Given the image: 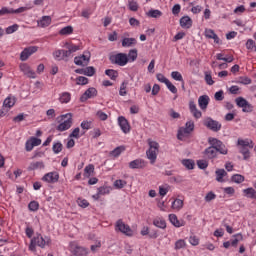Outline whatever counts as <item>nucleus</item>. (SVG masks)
Returning a JSON list of instances; mask_svg holds the SVG:
<instances>
[{
	"mask_svg": "<svg viewBox=\"0 0 256 256\" xmlns=\"http://www.w3.org/2000/svg\"><path fill=\"white\" fill-rule=\"evenodd\" d=\"M29 9H31V7H20L16 10L13 8L3 7L0 10V17H2L3 15H13V14L25 13V11H29Z\"/></svg>",
	"mask_w": 256,
	"mask_h": 256,
	"instance_id": "nucleus-6",
	"label": "nucleus"
},
{
	"mask_svg": "<svg viewBox=\"0 0 256 256\" xmlns=\"http://www.w3.org/2000/svg\"><path fill=\"white\" fill-rule=\"evenodd\" d=\"M216 181H218V183H223V181H225L223 179V177H227V172L225 171V169H218L216 170Z\"/></svg>",
	"mask_w": 256,
	"mask_h": 256,
	"instance_id": "nucleus-28",
	"label": "nucleus"
},
{
	"mask_svg": "<svg viewBox=\"0 0 256 256\" xmlns=\"http://www.w3.org/2000/svg\"><path fill=\"white\" fill-rule=\"evenodd\" d=\"M28 171H36V169H45V163L43 161L32 162L28 166Z\"/></svg>",
	"mask_w": 256,
	"mask_h": 256,
	"instance_id": "nucleus-24",
	"label": "nucleus"
},
{
	"mask_svg": "<svg viewBox=\"0 0 256 256\" xmlns=\"http://www.w3.org/2000/svg\"><path fill=\"white\" fill-rule=\"evenodd\" d=\"M34 239H37L36 245H38V247H41L42 249H43V247H45V245H49V243H51L50 238H43V236H41V235L34 237Z\"/></svg>",
	"mask_w": 256,
	"mask_h": 256,
	"instance_id": "nucleus-21",
	"label": "nucleus"
},
{
	"mask_svg": "<svg viewBox=\"0 0 256 256\" xmlns=\"http://www.w3.org/2000/svg\"><path fill=\"white\" fill-rule=\"evenodd\" d=\"M231 181H233V183H243V181H245V176L241 175V174H234L231 177Z\"/></svg>",
	"mask_w": 256,
	"mask_h": 256,
	"instance_id": "nucleus-45",
	"label": "nucleus"
},
{
	"mask_svg": "<svg viewBox=\"0 0 256 256\" xmlns=\"http://www.w3.org/2000/svg\"><path fill=\"white\" fill-rule=\"evenodd\" d=\"M53 55L55 59H57V61H63L67 59V57H69V55L67 54V50H56Z\"/></svg>",
	"mask_w": 256,
	"mask_h": 256,
	"instance_id": "nucleus-22",
	"label": "nucleus"
},
{
	"mask_svg": "<svg viewBox=\"0 0 256 256\" xmlns=\"http://www.w3.org/2000/svg\"><path fill=\"white\" fill-rule=\"evenodd\" d=\"M187 247V243L183 239H179L178 241L175 242L174 249L176 251H179V249H185Z\"/></svg>",
	"mask_w": 256,
	"mask_h": 256,
	"instance_id": "nucleus-43",
	"label": "nucleus"
},
{
	"mask_svg": "<svg viewBox=\"0 0 256 256\" xmlns=\"http://www.w3.org/2000/svg\"><path fill=\"white\" fill-rule=\"evenodd\" d=\"M96 116L98 117V119H100V121H107V119H109V116L101 110L96 113Z\"/></svg>",
	"mask_w": 256,
	"mask_h": 256,
	"instance_id": "nucleus-57",
	"label": "nucleus"
},
{
	"mask_svg": "<svg viewBox=\"0 0 256 256\" xmlns=\"http://www.w3.org/2000/svg\"><path fill=\"white\" fill-rule=\"evenodd\" d=\"M146 15L151 19H159V17H162L163 12H161L160 10L151 9L148 12H146Z\"/></svg>",
	"mask_w": 256,
	"mask_h": 256,
	"instance_id": "nucleus-27",
	"label": "nucleus"
},
{
	"mask_svg": "<svg viewBox=\"0 0 256 256\" xmlns=\"http://www.w3.org/2000/svg\"><path fill=\"white\" fill-rule=\"evenodd\" d=\"M74 255L76 256H87V250L81 246H75L73 250Z\"/></svg>",
	"mask_w": 256,
	"mask_h": 256,
	"instance_id": "nucleus-34",
	"label": "nucleus"
},
{
	"mask_svg": "<svg viewBox=\"0 0 256 256\" xmlns=\"http://www.w3.org/2000/svg\"><path fill=\"white\" fill-rule=\"evenodd\" d=\"M189 109L190 112L193 114V117H195V119H201L202 113L201 111H199V109H197V105L195 104L194 101H190Z\"/></svg>",
	"mask_w": 256,
	"mask_h": 256,
	"instance_id": "nucleus-20",
	"label": "nucleus"
},
{
	"mask_svg": "<svg viewBox=\"0 0 256 256\" xmlns=\"http://www.w3.org/2000/svg\"><path fill=\"white\" fill-rule=\"evenodd\" d=\"M119 95L125 97L127 95V83L123 82L120 86Z\"/></svg>",
	"mask_w": 256,
	"mask_h": 256,
	"instance_id": "nucleus-58",
	"label": "nucleus"
},
{
	"mask_svg": "<svg viewBox=\"0 0 256 256\" xmlns=\"http://www.w3.org/2000/svg\"><path fill=\"white\" fill-rule=\"evenodd\" d=\"M172 209H176L177 211L183 209V200L181 199H175L172 202Z\"/></svg>",
	"mask_w": 256,
	"mask_h": 256,
	"instance_id": "nucleus-42",
	"label": "nucleus"
},
{
	"mask_svg": "<svg viewBox=\"0 0 256 256\" xmlns=\"http://www.w3.org/2000/svg\"><path fill=\"white\" fill-rule=\"evenodd\" d=\"M205 81L207 85H213L215 81H213V76H211V72H205Z\"/></svg>",
	"mask_w": 256,
	"mask_h": 256,
	"instance_id": "nucleus-59",
	"label": "nucleus"
},
{
	"mask_svg": "<svg viewBox=\"0 0 256 256\" xmlns=\"http://www.w3.org/2000/svg\"><path fill=\"white\" fill-rule=\"evenodd\" d=\"M92 97H97V89L94 87L88 88L80 97V101L85 103L87 99H92Z\"/></svg>",
	"mask_w": 256,
	"mask_h": 256,
	"instance_id": "nucleus-10",
	"label": "nucleus"
},
{
	"mask_svg": "<svg viewBox=\"0 0 256 256\" xmlns=\"http://www.w3.org/2000/svg\"><path fill=\"white\" fill-rule=\"evenodd\" d=\"M41 145V139L37 137H30L25 143V149L27 152L33 151L34 147H39Z\"/></svg>",
	"mask_w": 256,
	"mask_h": 256,
	"instance_id": "nucleus-8",
	"label": "nucleus"
},
{
	"mask_svg": "<svg viewBox=\"0 0 256 256\" xmlns=\"http://www.w3.org/2000/svg\"><path fill=\"white\" fill-rule=\"evenodd\" d=\"M51 16H43L39 21H38V27H49L51 25Z\"/></svg>",
	"mask_w": 256,
	"mask_h": 256,
	"instance_id": "nucleus-25",
	"label": "nucleus"
},
{
	"mask_svg": "<svg viewBox=\"0 0 256 256\" xmlns=\"http://www.w3.org/2000/svg\"><path fill=\"white\" fill-rule=\"evenodd\" d=\"M128 7L130 9V11H138L139 10V4H137V2L135 1H130L128 4Z\"/></svg>",
	"mask_w": 256,
	"mask_h": 256,
	"instance_id": "nucleus-63",
	"label": "nucleus"
},
{
	"mask_svg": "<svg viewBox=\"0 0 256 256\" xmlns=\"http://www.w3.org/2000/svg\"><path fill=\"white\" fill-rule=\"evenodd\" d=\"M105 75L110 77V79H112V81H115V79H117L119 77V72H117V70L108 69L105 71Z\"/></svg>",
	"mask_w": 256,
	"mask_h": 256,
	"instance_id": "nucleus-36",
	"label": "nucleus"
},
{
	"mask_svg": "<svg viewBox=\"0 0 256 256\" xmlns=\"http://www.w3.org/2000/svg\"><path fill=\"white\" fill-rule=\"evenodd\" d=\"M42 180L46 181V183H57L59 181V173L49 172L43 176Z\"/></svg>",
	"mask_w": 256,
	"mask_h": 256,
	"instance_id": "nucleus-12",
	"label": "nucleus"
},
{
	"mask_svg": "<svg viewBox=\"0 0 256 256\" xmlns=\"http://www.w3.org/2000/svg\"><path fill=\"white\" fill-rule=\"evenodd\" d=\"M197 165L199 169H207V167H209V163L207 162V160H198Z\"/></svg>",
	"mask_w": 256,
	"mask_h": 256,
	"instance_id": "nucleus-64",
	"label": "nucleus"
},
{
	"mask_svg": "<svg viewBox=\"0 0 256 256\" xmlns=\"http://www.w3.org/2000/svg\"><path fill=\"white\" fill-rule=\"evenodd\" d=\"M109 61L112 65H119L120 67H125L129 63V57L125 53H118L115 55H111L109 57Z\"/></svg>",
	"mask_w": 256,
	"mask_h": 256,
	"instance_id": "nucleus-3",
	"label": "nucleus"
},
{
	"mask_svg": "<svg viewBox=\"0 0 256 256\" xmlns=\"http://www.w3.org/2000/svg\"><path fill=\"white\" fill-rule=\"evenodd\" d=\"M95 73H96L95 67L88 66L85 68L86 77H93V75H95Z\"/></svg>",
	"mask_w": 256,
	"mask_h": 256,
	"instance_id": "nucleus-52",
	"label": "nucleus"
},
{
	"mask_svg": "<svg viewBox=\"0 0 256 256\" xmlns=\"http://www.w3.org/2000/svg\"><path fill=\"white\" fill-rule=\"evenodd\" d=\"M133 45H137V39H135V38H124L122 40V47H133Z\"/></svg>",
	"mask_w": 256,
	"mask_h": 256,
	"instance_id": "nucleus-29",
	"label": "nucleus"
},
{
	"mask_svg": "<svg viewBox=\"0 0 256 256\" xmlns=\"http://www.w3.org/2000/svg\"><path fill=\"white\" fill-rule=\"evenodd\" d=\"M118 123L120 129H122L123 133H129L131 131V126L129 125V121L123 116L118 117Z\"/></svg>",
	"mask_w": 256,
	"mask_h": 256,
	"instance_id": "nucleus-11",
	"label": "nucleus"
},
{
	"mask_svg": "<svg viewBox=\"0 0 256 256\" xmlns=\"http://www.w3.org/2000/svg\"><path fill=\"white\" fill-rule=\"evenodd\" d=\"M89 83V78L85 76H79L76 78V85H87Z\"/></svg>",
	"mask_w": 256,
	"mask_h": 256,
	"instance_id": "nucleus-46",
	"label": "nucleus"
},
{
	"mask_svg": "<svg viewBox=\"0 0 256 256\" xmlns=\"http://www.w3.org/2000/svg\"><path fill=\"white\" fill-rule=\"evenodd\" d=\"M73 33V26H66L59 31L60 35H71Z\"/></svg>",
	"mask_w": 256,
	"mask_h": 256,
	"instance_id": "nucleus-48",
	"label": "nucleus"
},
{
	"mask_svg": "<svg viewBox=\"0 0 256 256\" xmlns=\"http://www.w3.org/2000/svg\"><path fill=\"white\" fill-rule=\"evenodd\" d=\"M15 105V98L8 96L3 102L4 109H11Z\"/></svg>",
	"mask_w": 256,
	"mask_h": 256,
	"instance_id": "nucleus-31",
	"label": "nucleus"
},
{
	"mask_svg": "<svg viewBox=\"0 0 256 256\" xmlns=\"http://www.w3.org/2000/svg\"><path fill=\"white\" fill-rule=\"evenodd\" d=\"M99 195H109L111 193V188L107 186H102L98 188Z\"/></svg>",
	"mask_w": 256,
	"mask_h": 256,
	"instance_id": "nucleus-53",
	"label": "nucleus"
},
{
	"mask_svg": "<svg viewBox=\"0 0 256 256\" xmlns=\"http://www.w3.org/2000/svg\"><path fill=\"white\" fill-rule=\"evenodd\" d=\"M240 153H242L245 161H247V159H249V157H251L249 149L247 148V146H242L241 149H240Z\"/></svg>",
	"mask_w": 256,
	"mask_h": 256,
	"instance_id": "nucleus-50",
	"label": "nucleus"
},
{
	"mask_svg": "<svg viewBox=\"0 0 256 256\" xmlns=\"http://www.w3.org/2000/svg\"><path fill=\"white\" fill-rule=\"evenodd\" d=\"M169 221L170 223H172V225H174V227H183L185 225V222L179 221V219L177 218V215L175 214L169 215Z\"/></svg>",
	"mask_w": 256,
	"mask_h": 256,
	"instance_id": "nucleus-23",
	"label": "nucleus"
},
{
	"mask_svg": "<svg viewBox=\"0 0 256 256\" xmlns=\"http://www.w3.org/2000/svg\"><path fill=\"white\" fill-rule=\"evenodd\" d=\"M204 126L207 127V129H210V131H214V133L221 131V123L217 120H213L212 118L204 120Z\"/></svg>",
	"mask_w": 256,
	"mask_h": 256,
	"instance_id": "nucleus-7",
	"label": "nucleus"
},
{
	"mask_svg": "<svg viewBox=\"0 0 256 256\" xmlns=\"http://www.w3.org/2000/svg\"><path fill=\"white\" fill-rule=\"evenodd\" d=\"M60 103H69L71 101V94L69 92H64L59 98Z\"/></svg>",
	"mask_w": 256,
	"mask_h": 256,
	"instance_id": "nucleus-40",
	"label": "nucleus"
},
{
	"mask_svg": "<svg viewBox=\"0 0 256 256\" xmlns=\"http://www.w3.org/2000/svg\"><path fill=\"white\" fill-rule=\"evenodd\" d=\"M28 208L30 211H37L39 209V202L37 201H32L29 203Z\"/></svg>",
	"mask_w": 256,
	"mask_h": 256,
	"instance_id": "nucleus-61",
	"label": "nucleus"
},
{
	"mask_svg": "<svg viewBox=\"0 0 256 256\" xmlns=\"http://www.w3.org/2000/svg\"><path fill=\"white\" fill-rule=\"evenodd\" d=\"M65 47H66V49H68V50H66L68 57H71L72 53H77V51H79L81 49V46L75 45V44L69 43V42L65 43Z\"/></svg>",
	"mask_w": 256,
	"mask_h": 256,
	"instance_id": "nucleus-17",
	"label": "nucleus"
},
{
	"mask_svg": "<svg viewBox=\"0 0 256 256\" xmlns=\"http://www.w3.org/2000/svg\"><path fill=\"white\" fill-rule=\"evenodd\" d=\"M77 204L79 205V207H82V209H86V207H89V201L81 198H78Z\"/></svg>",
	"mask_w": 256,
	"mask_h": 256,
	"instance_id": "nucleus-60",
	"label": "nucleus"
},
{
	"mask_svg": "<svg viewBox=\"0 0 256 256\" xmlns=\"http://www.w3.org/2000/svg\"><path fill=\"white\" fill-rule=\"evenodd\" d=\"M180 26L183 29H191L193 26V20H191V17L189 16H184L180 19Z\"/></svg>",
	"mask_w": 256,
	"mask_h": 256,
	"instance_id": "nucleus-19",
	"label": "nucleus"
},
{
	"mask_svg": "<svg viewBox=\"0 0 256 256\" xmlns=\"http://www.w3.org/2000/svg\"><path fill=\"white\" fill-rule=\"evenodd\" d=\"M52 151L56 154L61 153V151H63V144H61V142L54 143Z\"/></svg>",
	"mask_w": 256,
	"mask_h": 256,
	"instance_id": "nucleus-49",
	"label": "nucleus"
},
{
	"mask_svg": "<svg viewBox=\"0 0 256 256\" xmlns=\"http://www.w3.org/2000/svg\"><path fill=\"white\" fill-rule=\"evenodd\" d=\"M130 169H144L147 167V163L143 159H136L129 163Z\"/></svg>",
	"mask_w": 256,
	"mask_h": 256,
	"instance_id": "nucleus-14",
	"label": "nucleus"
},
{
	"mask_svg": "<svg viewBox=\"0 0 256 256\" xmlns=\"http://www.w3.org/2000/svg\"><path fill=\"white\" fill-rule=\"evenodd\" d=\"M198 105L202 111H205L209 107V96L202 95L198 98Z\"/></svg>",
	"mask_w": 256,
	"mask_h": 256,
	"instance_id": "nucleus-18",
	"label": "nucleus"
},
{
	"mask_svg": "<svg viewBox=\"0 0 256 256\" xmlns=\"http://www.w3.org/2000/svg\"><path fill=\"white\" fill-rule=\"evenodd\" d=\"M171 77L172 79H174V81H180L181 83H183V75H181L179 71H173L171 73Z\"/></svg>",
	"mask_w": 256,
	"mask_h": 256,
	"instance_id": "nucleus-51",
	"label": "nucleus"
},
{
	"mask_svg": "<svg viewBox=\"0 0 256 256\" xmlns=\"http://www.w3.org/2000/svg\"><path fill=\"white\" fill-rule=\"evenodd\" d=\"M203 155L206 159H215L217 157V149L210 146L204 150Z\"/></svg>",
	"mask_w": 256,
	"mask_h": 256,
	"instance_id": "nucleus-16",
	"label": "nucleus"
},
{
	"mask_svg": "<svg viewBox=\"0 0 256 256\" xmlns=\"http://www.w3.org/2000/svg\"><path fill=\"white\" fill-rule=\"evenodd\" d=\"M17 29H19V25L14 24V25L6 28V33H7V35H11V33H15V31H17Z\"/></svg>",
	"mask_w": 256,
	"mask_h": 256,
	"instance_id": "nucleus-62",
	"label": "nucleus"
},
{
	"mask_svg": "<svg viewBox=\"0 0 256 256\" xmlns=\"http://www.w3.org/2000/svg\"><path fill=\"white\" fill-rule=\"evenodd\" d=\"M246 48L250 51H256L255 41H253V39H248L246 42Z\"/></svg>",
	"mask_w": 256,
	"mask_h": 256,
	"instance_id": "nucleus-55",
	"label": "nucleus"
},
{
	"mask_svg": "<svg viewBox=\"0 0 256 256\" xmlns=\"http://www.w3.org/2000/svg\"><path fill=\"white\" fill-rule=\"evenodd\" d=\"M128 61H136L137 60V49H132L128 53Z\"/></svg>",
	"mask_w": 256,
	"mask_h": 256,
	"instance_id": "nucleus-54",
	"label": "nucleus"
},
{
	"mask_svg": "<svg viewBox=\"0 0 256 256\" xmlns=\"http://www.w3.org/2000/svg\"><path fill=\"white\" fill-rule=\"evenodd\" d=\"M125 185H127V181H125V180H116L114 182V187L116 189H123V187H125Z\"/></svg>",
	"mask_w": 256,
	"mask_h": 256,
	"instance_id": "nucleus-56",
	"label": "nucleus"
},
{
	"mask_svg": "<svg viewBox=\"0 0 256 256\" xmlns=\"http://www.w3.org/2000/svg\"><path fill=\"white\" fill-rule=\"evenodd\" d=\"M91 60V52H84L81 56H76L74 58L75 65L85 67L89 65V61Z\"/></svg>",
	"mask_w": 256,
	"mask_h": 256,
	"instance_id": "nucleus-4",
	"label": "nucleus"
},
{
	"mask_svg": "<svg viewBox=\"0 0 256 256\" xmlns=\"http://www.w3.org/2000/svg\"><path fill=\"white\" fill-rule=\"evenodd\" d=\"M149 149L146 151L147 159H149L151 165L157 161V154L159 153V144L157 141L148 139Z\"/></svg>",
	"mask_w": 256,
	"mask_h": 256,
	"instance_id": "nucleus-1",
	"label": "nucleus"
},
{
	"mask_svg": "<svg viewBox=\"0 0 256 256\" xmlns=\"http://www.w3.org/2000/svg\"><path fill=\"white\" fill-rule=\"evenodd\" d=\"M236 83L240 85H251V78L247 76H241L237 79Z\"/></svg>",
	"mask_w": 256,
	"mask_h": 256,
	"instance_id": "nucleus-39",
	"label": "nucleus"
},
{
	"mask_svg": "<svg viewBox=\"0 0 256 256\" xmlns=\"http://www.w3.org/2000/svg\"><path fill=\"white\" fill-rule=\"evenodd\" d=\"M116 231H120V233H123L124 235H127L128 237H131L133 235V230H131V227L127 224H125V222H123V220L119 219L116 222Z\"/></svg>",
	"mask_w": 256,
	"mask_h": 256,
	"instance_id": "nucleus-5",
	"label": "nucleus"
},
{
	"mask_svg": "<svg viewBox=\"0 0 256 256\" xmlns=\"http://www.w3.org/2000/svg\"><path fill=\"white\" fill-rule=\"evenodd\" d=\"M238 145H241L242 147H249L250 149H253V147H255V144L253 143V140H241L238 139Z\"/></svg>",
	"mask_w": 256,
	"mask_h": 256,
	"instance_id": "nucleus-33",
	"label": "nucleus"
},
{
	"mask_svg": "<svg viewBox=\"0 0 256 256\" xmlns=\"http://www.w3.org/2000/svg\"><path fill=\"white\" fill-rule=\"evenodd\" d=\"M182 165H184V167H186V169H194L195 167V162L191 159H185V160H182Z\"/></svg>",
	"mask_w": 256,
	"mask_h": 256,
	"instance_id": "nucleus-44",
	"label": "nucleus"
},
{
	"mask_svg": "<svg viewBox=\"0 0 256 256\" xmlns=\"http://www.w3.org/2000/svg\"><path fill=\"white\" fill-rule=\"evenodd\" d=\"M37 49V46H30L28 48H25L20 54V59L22 61H27L29 57L33 55V53H37Z\"/></svg>",
	"mask_w": 256,
	"mask_h": 256,
	"instance_id": "nucleus-9",
	"label": "nucleus"
},
{
	"mask_svg": "<svg viewBox=\"0 0 256 256\" xmlns=\"http://www.w3.org/2000/svg\"><path fill=\"white\" fill-rule=\"evenodd\" d=\"M93 173H95V166L93 164H89L88 166L85 167L84 169L85 177H91Z\"/></svg>",
	"mask_w": 256,
	"mask_h": 256,
	"instance_id": "nucleus-37",
	"label": "nucleus"
},
{
	"mask_svg": "<svg viewBox=\"0 0 256 256\" xmlns=\"http://www.w3.org/2000/svg\"><path fill=\"white\" fill-rule=\"evenodd\" d=\"M234 239L231 242L232 247H237V245L239 244V241H243V234L238 233L233 235Z\"/></svg>",
	"mask_w": 256,
	"mask_h": 256,
	"instance_id": "nucleus-41",
	"label": "nucleus"
},
{
	"mask_svg": "<svg viewBox=\"0 0 256 256\" xmlns=\"http://www.w3.org/2000/svg\"><path fill=\"white\" fill-rule=\"evenodd\" d=\"M190 133H191V130L187 129L186 127H181L178 130L177 139H179V141H183V138L187 137V135H190Z\"/></svg>",
	"mask_w": 256,
	"mask_h": 256,
	"instance_id": "nucleus-26",
	"label": "nucleus"
},
{
	"mask_svg": "<svg viewBox=\"0 0 256 256\" xmlns=\"http://www.w3.org/2000/svg\"><path fill=\"white\" fill-rule=\"evenodd\" d=\"M125 151V146H118L110 152V157H119Z\"/></svg>",
	"mask_w": 256,
	"mask_h": 256,
	"instance_id": "nucleus-35",
	"label": "nucleus"
},
{
	"mask_svg": "<svg viewBox=\"0 0 256 256\" xmlns=\"http://www.w3.org/2000/svg\"><path fill=\"white\" fill-rule=\"evenodd\" d=\"M20 70L24 73V75H26V77H29L30 79H35L37 77L35 75V71H33L27 64H21Z\"/></svg>",
	"mask_w": 256,
	"mask_h": 256,
	"instance_id": "nucleus-13",
	"label": "nucleus"
},
{
	"mask_svg": "<svg viewBox=\"0 0 256 256\" xmlns=\"http://www.w3.org/2000/svg\"><path fill=\"white\" fill-rule=\"evenodd\" d=\"M243 193L248 199H256V190L254 188H246Z\"/></svg>",
	"mask_w": 256,
	"mask_h": 256,
	"instance_id": "nucleus-30",
	"label": "nucleus"
},
{
	"mask_svg": "<svg viewBox=\"0 0 256 256\" xmlns=\"http://www.w3.org/2000/svg\"><path fill=\"white\" fill-rule=\"evenodd\" d=\"M235 103L238 107H241L242 109L247 105L248 101L243 97H238L235 99Z\"/></svg>",
	"mask_w": 256,
	"mask_h": 256,
	"instance_id": "nucleus-47",
	"label": "nucleus"
},
{
	"mask_svg": "<svg viewBox=\"0 0 256 256\" xmlns=\"http://www.w3.org/2000/svg\"><path fill=\"white\" fill-rule=\"evenodd\" d=\"M58 119H61V123L57 126V131L63 132L67 131L68 129H71L73 125V114L72 113H67L63 114Z\"/></svg>",
	"mask_w": 256,
	"mask_h": 256,
	"instance_id": "nucleus-2",
	"label": "nucleus"
},
{
	"mask_svg": "<svg viewBox=\"0 0 256 256\" xmlns=\"http://www.w3.org/2000/svg\"><path fill=\"white\" fill-rule=\"evenodd\" d=\"M208 143H209V145H211L210 147H214V149L221 147V145L223 144V142H221V140H219L217 138H213V137L208 138Z\"/></svg>",
	"mask_w": 256,
	"mask_h": 256,
	"instance_id": "nucleus-32",
	"label": "nucleus"
},
{
	"mask_svg": "<svg viewBox=\"0 0 256 256\" xmlns=\"http://www.w3.org/2000/svg\"><path fill=\"white\" fill-rule=\"evenodd\" d=\"M153 225H155V227H158L159 229H165L167 227V223L165 222V220L157 218L153 221Z\"/></svg>",
	"mask_w": 256,
	"mask_h": 256,
	"instance_id": "nucleus-38",
	"label": "nucleus"
},
{
	"mask_svg": "<svg viewBox=\"0 0 256 256\" xmlns=\"http://www.w3.org/2000/svg\"><path fill=\"white\" fill-rule=\"evenodd\" d=\"M204 35L207 39H213L214 43H216L217 45L221 43L219 36L215 34V31L213 29H206Z\"/></svg>",
	"mask_w": 256,
	"mask_h": 256,
	"instance_id": "nucleus-15",
	"label": "nucleus"
}]
</instances>
